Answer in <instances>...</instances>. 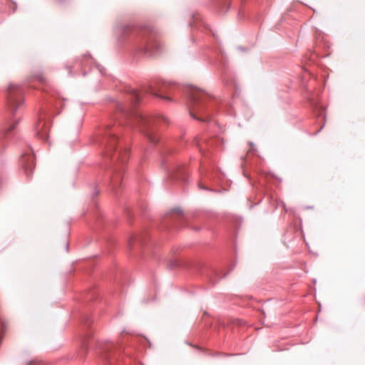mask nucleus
<instances>
[{
	"label": "nucleus",
	"mask_w": 365,
	"mask_h": 365,
	"mask_svg": "<svg viewBox=\"0 0 365 365\" xmlns=\"http://www.w3.org/2000/svg\"><path fill=\"white\" fill-rule=\"evenodd\" d=\"M189 109L192 118H197V115H201L205 110V101L207 98V94L202 91L192 88L189 93ZM200 120H207V118H197Z\"/></svg>",
	"instance_id": "obj_1"
},
{
	"label": "nucleus",
	"mask_w": 365,
	"mask_h": 365,
	"mask_svg": "<svg viewBox=\"0 0 365 365\" xmlns=\"http://www.w3.org/2000/svg\"><path fill=\"white\" fill-rule=\"evenodd\" d=\"M8 108L11 113L15 115L18 108H19L24 103L22 98L23 91L18 85L11 84L8 88Z\"/></svg>",
	"instance_id": "obj_2"
},
{
	"label": "nucleus",
	"mask_w": 365,
	"mask_h": 365,
	"mask_svg": "<svg viewBox=\"0 0 365 365\" xmlns=\"http://www.w3.org/2000/svg\"><path fill=\"white\" fill-rule=\"evenodd\" d=\"M135 120L139 130L147 136L151 143H155L158 141V138L153 133L151 126L155 123L156 118L138 113L136 114Z\"/></svg>",
	"instance_id": "obj_3"
},
{
	"label": "nucleus",
	"mask_w": 365,
	"mask_h": 365,
	"mask_svg": "<svg viewBox=\"0 0 365 365\" xmlns=\"http://www.w3.org/2000/svg\"><path fill=\"white\" fill-rule=\"evenodd\" d=\"M170 87L171 85L169 83L165 81L158 82L155 86H150L148 92L155 96H158L165 100H170V98L166 96L165 94L170 93L168 90Z\"/></svg>",
	"instance_id": "obj_4"
},
{
	"label": "nucleus",
	"mask_w": 365,
	"mask_h": 365,
	"mask_svg": "<svg viewBox=\"0 0 365 365\" xmlns=\"http://www.w3.org/2000/svg\"><path fill=\"white\" fill-rule=\"evenodd\" d=\"M106 136L104 138V143L106 144L105 148V155L107 157L112 158V153L115 150V143L117 141V138L115 134L110 132L106 131Z\"/></svg>",
	"instance_id": "obj_5"
},
{
	"label": "nucleus",
	"mask_w": 365,
	"mask_h": 365,
	"mask_svg": "<svg viewBox=\"0 0 365 365\" xmlns=\"http://www.w3.org/2000/svg\"><path fill=\"white\" fill-rule=\"evenodd\" d=\"M36 135L42 140H46L48 136V128L45 121L40 120L35 126Z\"/></svg>",
	"instance_id": "obj_6"
},
{
	"label": "nucleus",
	"mask_w": 365,
	"mask_h": 365,
	"mask_svg": "<svg viewBox=\"0 0 365 365\" xmlns=\"http://www.w3.org/2000/svg\"><path fill=\"white\" fill-rule=\"evenodd\" d=\"M329 48L330 44L322 37V39L317 40V45L314 49V53L317 54V56H326L329 55V53H322V51H325L327 48L329 49Z\"/></svg>",
	"instance_id": "obj_7"
},
{
	"label": "nucleus",
	"mask_w": 365,
	"mask_h": 365,
	"mask_svg": "<svg viewBox=\"0 0 365 365\" xmlns=\"http://www.w3.org/2000/svg\"><path fill=\"white\" fill-rule=\"evenodd\" d=\"M129 151L128 149H123L117 153V160L120 163L124 164L127 162L128 158Z\"/></svg>",
	"instance_id": "obj_8"
},
{
	"label": "nucleus",
	"mask_w": 365,
	"mask_h": 365,
	"mask_svg": "<svg viewBox=\"0 0 365 365\" xmlns=\"http://www.w3.org/2000/svg\"><path fill=\"white\" fill-rule=\"evenodd\" d=\"M93 59L90 55H83L82 58L79 60V66L81 68L87 65H91L93 63Z\"/></svg>",
	"instance_id": "obj_9"
},
{
	"label": "nucleus",
	"mask_w": 365,
	"mask_h": 365,
	"mask_svg": "<svg viewBox=\"0 0 365 365\" xmlns=\"http://www.w3.org/2000/svg\"><path fill=\"white\" fill-rule=\"evenodd\" d=\"M130 95L132 103L133 105H135L140 102V93L138 91L135 89H131Z\"/></svg>",
	"instance_id": "obj_10"
},
{
	"label": "nucleus",
	"mask_w": 365,
	"mask_h": 365,
	"mask_svg": "<svg viewBox=\"0 0 365 365\" xmlns=\"http://www.w3.org/2000/svg\"><path fill=\"white\" fill-rule=\"evenodd\" d=\"M18 123H19L18 120H15L14 122L11 123L10 125L6 128H5L4 130L5 135H7L9 132L13 130L14 129V128L16 126V125L18 124Z\"/></svg>",
	"instance_id": "obj_11"
},
{
	"label": "nucleus",
	"mask_w": 365,
	"mask_h": 365,
	"mask_svg": "<svg viewBox=\"0 0 365 365\" xmlns=\"http://www.w3.org/2000/svg\"><path fill=\"white\" fill-rule=\"evenodd\" d=\"M6 326V322L0 317V332L4 331Z\"/></svg>",
	"instance_id": "obj_12"
},
{
	"label": "nucleus",
	"mask_w": 365,
	"mask_h": 365,
	"mask_svg": "<svg viewBox=\"0 0 365 365\" xmlns=\"http://www.w3.org/2000/svg\"><path fill=\"white\" fill-rule=\"evenodd\" d=\"M118 109L120 112L124 113V112H125V111H126V109H127V108H125V106H123V105H118Z\"/></svg>",
	"instance_id": "obj_13"
},
{
	"label": "nucleus",
	"mask_w": 365,
	"mask_h": 365,
	"mask_svg": "<svg viewBox=\"0 0 365 365\" xmlns=\"http://www.w3.org/2000/svg\"><path fill=\"white\" fill-rule=\"evenodd\" d=\"M249 145L250 146V148L249 150V152H252V151H255V145L252 142H250L249 143Z\"/></svg>",
	"instance_id": "obj_14"
},
{
	"label": "nucleus",
	"mask_w": 365,
	"mask_h": 365,
	"mask_svg": "<svg viewBox=\"0 0 365 365\" xmlns=\"http://www.w3.org/2000/svg\"><path fill=\"white\" fill-rule=\"evenodd\" d=\"M122 30H123V31H122V33H125V32H127V30L128 31L130 30V27L129 26H125L122 28Z\"/></svg>",
	"instance_id": "obj_15"
},
{
	"label": "nucleus",
	"mask_w": 365,
	"mask_h": 365,
	"mask_svg": "<svg viewBox=\"0 0 365 365\" xmlns=\"http://www.w3.org/2000/svg\"><path fill=\"white\" fill-rule=\"evenodd\" d=\"M158 119L160 120H163L164 122H167L168 121V119L165 117V116H159L158 117Z\"/></svg>",
	"instance_id": "obj_16"
},
{
	"label": "nucleus",
	"mask_w": 365,
	"mask_h": 365,
	"mask_svg": "<svg viewBox=\"0 0 365 365\" xmlns=\"http://www.w3.org/2000/svg\"><path fill=\"white\" fill-rule=\"evenodd\" d=\"M143 52L144 54H147L148 53L150 52V48H148V47L145 48L144 51Z\"/></svg>",
	"instance_id": "obj_17"
},
{
	"label": "nucleus",
	"mask_w": 365,
	"mask_h": 365,
	"mask_svg": "<svg viewBox=\"0 0 365 365\" xmlns=\"http://www.w3.org/2000/svg\"><path fill=\"white\" fill-rule=\"evenodd\" d=\"M29 365H40V364L36 361H32L29 363Z\"/></svg>",
	"instance_id": "obj_18"
},
{
	"label": "nucleus",
	"mask_w": 365,
	"mask_h": 365,
	"mask_svg": "<svg viewBox=\"0 0 365 365\" xmlns=\"http://www.w3.org/2000/svg\"><path fill=\"white\" fill-rule=\"evenodd\" d=\"M117 32H118V33H121V29H120V28H119V29H118Z\"/></svg>",
	"instance_id": "obj_19"
}]
</instances>
